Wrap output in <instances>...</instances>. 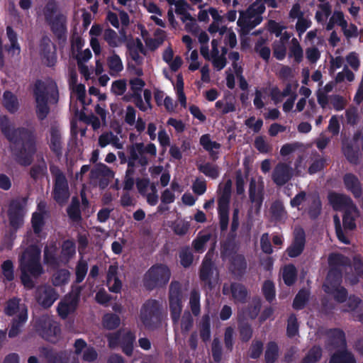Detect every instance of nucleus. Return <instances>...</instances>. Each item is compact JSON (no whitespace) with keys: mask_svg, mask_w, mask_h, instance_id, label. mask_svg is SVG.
<instances>
[{"mask_svg":"<svg viewBox=\"0 0 363 363\" xmlns=\"http://www.w3.org/2000/svg\"><path fill=\"white\" fill-rule=\"evenodd\" d=\"M26 201V199L24 198H17L12 199L9 204L7 216L10 230L6 236L11 241L7 246L9 249L12 247V242L16 237V234L18 230L23 225Z\"/></svg>","mask_w":363,"mask_h":363,"instance_id":"obj_4","label":"nucleus"},{"mask_svg":"<svg viewBox=\"0 0 363 363\" xmlns=\"http://www.w3.org/2000/svg\"><path fill=\"white\" fill-rule=\"evenodd\" d=\"M107 62L108 67L111 72L118 73L121 72L123 69V65L121 59L117 54L114 52L113 55L108 57Z\"/></svg>","mask_w":363,"mask_h":363,"instance_id":"obj_64","label":"nucleus"},{"mask_svg":"<svg viewBox=\"0 0 363 363\" xmlns=\"http://www.w3.org/2000/svg\"><path fill=\"white\" fill-rule=\"evenodd\" d=\"M40 352L48 363H69L70 353L66 350L56 351L52 348L43 347ZM72 363H78L73 362Z\"/></svg>","mask_w":363,"mask_h":363,"instance_id":"obj_20","label":"nucleus"},{"mask_svg":"<svg viewBox=\"0 0 363 363\" xmlns=\"http://www.w3.org/2000/svg\"><path fill=\"white\" fill-rule=\"evenodd\" d=\"M347 264V258L340 253H331L328 257L329 270L323 284V289H333L341 285L342 271L341 267Z\"/></svg>","mask_w":363,"mask_h":363,"instance_id":"obj_7","label":"nucleus"},{"mask_svg":"<svg viewBox=\"0 0 363 363\" xmlns=\"http://www.w3.org/2000/svg\"><path fill=\"white\" fill-rule=\"evenodd\" d=\"M237 244L235 242L226 240L221 245V257L224 258H230L233 255L237 253Z\"/></svg>","mask_w":363,"mask_h":363,"instance_id":"obj_61","label":"nucleus"},{"mask_svg":"<svg viewBox=\"0 0 363 363\" xmlns=\"http://www.w3.org/2000/svg\"><path fill=\"white\" fill-rule=\"evenodd\" d=\"M50 47V40L47 37L43 38L40 44L41 55L43 58L46 60V63L48 67L55 65L56 62L55 54L54 52H51Z\"/></svg>","mask_w":363,"mask_h":363,"instance_id":"obj_29","label":"nucleus"},{"mask_svg":"<svg viewBox=\"0 0 363 363\" xmlns=\"http://www.w3.org/2000/svg\"><path fill=\"white\" fill-rule=\"evenodd\" d=\"M171 272L169 267L162 264L152 265L144 274L143 286L147 291L163 288L169 281Z\"/></svg>","mask_w":363,"mask_h":363,"instance_id":"obj_5","label":"nucleus"},{"mask_svg":"<svg viewBox=\"0 0 363 363\" xmlns=\"http://www.w3.org/2000/svg\"><path fill=\"white\" fill-rule=\"evenodd\" d=\"M21 299L18 297H13L9 298L5 303L4 312L7 316H13L17 313L18 311L21 312V310L26 305L21 306Z\"/></svg>","mask_w":363,"mask_h":363,"instance_id":"obj_39","label":"nucleus"},{"mask_svg":"<svg viewBox=\"0 0 363 363\" xmlns=\"http://www.w3.org/2000/svg\"><path fill=\"white\" fill-rule=\"evenodd\" d=\"M249 198L257 209L261 208L264 200L263 188L257 189L256 181L253 178L251 179L249 184Z\"/></svg>","mask_w":363,"mask_h":363,"instance_id":"obj_26","label":"nucleus"},{"mask_svg":"<svg viewBox=\"0 0 363 363\" xmlns=\"http://www.w3.org/2000/svg\"><path fill=\"white\" fill-rule=\"evenodd\" d=\"M87 271L88 264L86 261L82 259L78 261L75 269L76 284H80L83 281L86 275Z\"/></svg>","mask_w":363,"mask_h":363,"instance_id":"obj_62","label":"nucleus"},{"mask_svg":"<svg viewBox=\"0 0 363 363\" xmlns=\"http://www.w3.org/2000/svg\"><path fill=\"white\" fill-rule=\"evenodd\" d=\"M198 169L200 172L213 179H217L219 177L218 167L217 165H213L210 162L199 165Z\"/></svg>","mask_w":363,"mask_h":363,"instance_id":"obj_47","label":"nucleus"},{"mask_svg":"<svg viewBox=\"0 0 363 363\" xmlns=\"http://www.w3.org/2000/svg\"><path fill=\"white\" fill-rule=\"evenodd\" d=\"M238 331L242 342H248L252 337V328L248 322L242 321L239 323Z\"/></svg>","mask_w":363,"mask_h":363,"instance_id":"obj_52","label":"nucleus"},{"mask_svg":"<svg viewBox=\"0 0 363 363\" xmlns=\"http://www.w3.org/2000/svg\"><path fill=\"white\" fill-rule=\"evenodd\" d=\"M128 52L130 58L137 64L141 65L143 58L140 55V53L146 55L147 50L145 48L141 40L139 38L128 40L126 43Z\"/></svg>","mask_w":363,"mask_h":363,"instance_id":"obj_21","label":"nucleus"},{"mask_svg":"<svg viewBox=\"0 0 363 363\" xmlns=\"http://www.w3.org/2000/svg\"><path fill=\"white\" fill-rule=\"evenodd\" d=\"M228 270L236 279H241L246 273L247 262L242 254H234L228 259Z\"/></svg>","mask_w":363,"mask_h":363,"instance_id":"obj_18","label":"nucleus"},{"mask_svg":"<svg viewBox=\"0 0 363 363\" xmlns=\"http://www.w3.org/2000/svg\"><path fill=\"white\" fill-rule=\"evenodd\" d=\"M265 5L252 4L246 11L240 12L237 24L243 33H248L254 28L259 25L263 18L262 14L265 11Z\"/></svg>","mask_w":363,"mask_h":363,"instance_id":"obj_8","label":"nucleus"},{"mask_svg":"<svg viewBox=\"0 0 363 363\" xmlns=\"http://www.w3.org/2000/svg\"><path fill=\"white\" fill-rule=\"evenodd\" d=\"M0 130L10 143L15 161L21 166L32 164L37 151V134L34 127L14 128L6 116L0 118Z\"/></svg>","mask_w":363,"mask_h":363,"instance_id":"obj_1","label":"nucleus"},{"mask_svg":"<svg viewBox=\"0 0 363 363\" xmlns=\"http://www.w3.org/2000/svg\"><path fill=\"white\" fill-rule=\"evenodd\" d=\"M50 139L49 147L56 157L60 159L63 153V143L60 129L57 126H51L50 130Z\"/></svg>","mask_w":363,"mask_h":363,"instance_id":"obj_22","label":"nucleus"},{"mask_svg":"<svg viewBox=\"0 0 363 363\" xmlns=\"http://www.w3.org/2000/svg\"><path fill=\"white\" fill-rule=\"evenodd\" d=\"M266 40L262 37L259 38L255 43V51L259 53L260 57L267 62L270 57L271 50L269 47L264 46Z\"/></svg>","mask_w":363,"mask_h":363,"instance_id":"obj_51","label":"nucleus"},{"mask_svg":"<svg viewBox=\"0 0 363 363\" xmlns=\"http://www.w3.org/2000/svg\"><path fill=\"white\" fill-rule=\"evenodd\" d=\"M299 324L294 313L289 315L287 320L286 335L292 338L298 334Z\"/></svg>","mask_w":363,"mask_h":363,"instance_id":"obj_49","label":"nucleus"},{"mask_svg":"<svg viewBox=\"0 0 363 363\" xmlns=\"http://www.w3.org/2000/svg\"><path fill=\"white\" fill-rule=\"evenodd\" d=\"M321 209L322 203L320 198L318 196H314L308 208V214L309 218L311 220L317 219L321 213Z\"/></svg>","mask_w":363,"mask_h":363,"instance_id":"obj_56","label":"nucleus"},{"mask_svg":"<svg viewBox=\"0 0 363 363\" xmlns=\"http://www.w3.org/2000/svg\"><path fill=\"white\" fill-rule=\"evenodd\" d=\"M342 182L345 189L352 194L354 199H359L363 194V186L361 181L353 173H346L342 177Z\"/></svg>","mask_w":363,"mask_h":363,"instance_id":"obj_19","label":"nucleus"},{"mask_svg":"<svg viewBox=\"0 0 363 363\" xmlns=\"http://www.w3.org/2000/svg\"><path fill=\"white\" fill-rule=\"evenodd\" d=\"M179 257L180 259V264L183 267L188 268L191 265L194 260V255L189 246H185L181 248Z\"/></svg>","mask_w":363,"mask_h":363,"instance_id":"obj_46","label":"nucleus"},{"mask_svg":"<svg viewBox=\"0 0 363 363\" xmlns=\"http://www.w3.org/2000/svg\"><path fill=\"white\" fill-rule=\"evenodd\" d=\"M357 211L346 209L342 216V225L345 230H353L356 228L355 218L353 213H357Z\"/></svg>","mask_w":363,"mask_h":363,"instance_id":"obj_45","label":"nucleus"},{"mask_svg":"<svg viewBox=\"0 0 363 363\" xmlns=\"http://www.w3.org/2000/svg\"><path fill=\"white\" fill-rule=\"evenodd\" d=\"M222 294L225 296L231 294L235 303H245L247 301L248 291L245 285L238 282L224 283Z\"/></svg>","mask_w":363,"mask_h":363,"instance_id":"obj_13","label":"nucleus"},{"mask_svg":"<svg viewBox=\"0 0 363 363\" xmlns=\"http://www.w3.org/2000/svg\"><path fill=\"white\" fill-rule=\"evenodd\" d=\"M104 39L111 48H116L121 43V39L116 32L110 28L104 30Z\"/></svg>","mask_w":363,"mask_h":363,"instance_id":"obj_59","label":"nucleus"},{"mask_svg":"<svg viewBox=\"0 0 363 363\" xmlns=\"http://www.w3.org/2000/svg\"><path fill=\"white\" fill-rule=\"evenodd\" d=\"M232 192V182L228 179L225 182L221 194L218 199V214L219 227L221 233L228 230L229 224V210Z\"/></svg>","mask_w":363,"mask_h":363,"instance_id":"obj_10","label":"nucleus"},{"mask_svg":"<svg viewBox=\"0 0 363 363\" xmlns=\"http://www.w3.org/2000/svg\"><path fill=\"white\" fill-rule=\"evenodd\" d=\"M199 143L203 148L207 152L212 151V150L214 149L219 150L221 147L220 143L211 140V135L209 134H204L201 135Z\"/></svg>","mask_w":363,"mask_h":363,"instance_id":"obj_63","label":"nucleus"},{"mask_svg":"<svg viewBox=\"0 0 363 363\" xmlns=\"http://www.w3.org/2000/svg\"><path fill=\"white\" fill-rule=\"evenodd\" d=\"M102 323L106 329L114 330L120 325L121 319L116 313H106L103 317Z\"/></svg>","mask_w":363,"mask_h":363,"instance_id":"obj_44","label":"nucleus"},{"mask_svg":"<svg viewBox=\"0 0 363 363\" xmlns=\"http://www.w3.org/2000/svg\"><path fill=\"white\" fill-rule=\"evenodd\" d=\"M291 42L292 45L289 48V56L290 57H293L294 58V61L299 64L303 60V49L296 38H293Z\"/></svg>","mask_w":363,"mask_h":363,"instance_id":"obj_50","label":"nucleus"},{"mask_svg":"<svg viewBox=\"0 0 363 363\" xmlns=\"http://www.w3.org/2000/svg\"><path fill=\"white\" fill-rule=\"evenodd\" d=\"M77 307V301L71 300L69 301H60L58 303L57 311L62 319H66L69 314L73 313Z\"/></svg>","mask_w":363,"mask_h":363,"instance_id":"obj_37","label":"nucleus"},{"mask_svg":"<svg viewBox=\"0 0 363 363\" xmlns=\"http://www.w3.org/2000/svg\"><path fill=\"white\" fill-rule=\"evenodd\" d=\"M31 224L33 232L35 235L41 233L45 225V219L43 213L35 212L32 215Z\"/></svg>","mask_w":363,"mask_h":363,"instance_id":"obj_57","label":"nucleus"},{"mask_svg":"<svg viewBox=\"0 0 363 363\" xmlns=\"http://www.w3.org/2000/svg\"><path fill=\"white\" fill-rule=\"evenodd\" d=\"M329 363H357L352 352L347 350L337 351L330 357Z\"/></svg>","mask_w":363,"mask_h":363,"instance_id":"obj_36","label":"nucleus"},{"mask_svg":"<svg viewBox=\"0 0 363 363\" xmlns=\"http://www.w3.org/2000/svg\"><path fill=\"white\" fill-rule=\"evenodd\" d=\"M189 305L193 315L194 316H198L201 312L200 294L195 289L191 291Z\"/></svg>","mask_w":363,"mask_h":363,"instance_id":"obj_53","label":"nucleus"},{"mask_svg":"<svg viewBox=\"0 0 363 363\" xmlns=\"http://www.w3.org/2000/svg\"><path fill=\"white\" fill-rule=\"evenodd\" d=\"M214 263L210 258H205L199 269V278L201 281L206 283L210 289L213 288L211 277L213 274Z\"/></svg>","mask_w":363,"mask_h":363,"instance_id":"obj_25","label":"nucleus"},{"mask_svg":"<svg viewBox=\"0 0 363 363\" xmlns=\"http://www.w3.org/2000/svg\"><path fill=\"white\" fill-rule=\"evenodd\" d=\"M328 201L335 211L352 209L357 211L356 205L352 199L347 195L337 192H331L328 194Z\"/></svg>","mask_w":363,"mask_h":363,"instance_id":"obj_16","label":"nucleus"},{"mask_svg":"<svg viewBox=\"0 0 363 363\" xmlns=\"http://www.w3.org/2000/svg\"><path fill=\"white\" fill-rule=\"evenodd\" d=\"M270 213L272 220L275 222L284 220L287 215L283 203L279 200L272 203L270 207Z\"/></svg>","mask_w":363,"mask_h":363,"instance_id":"obj_32","label":"nucleus"},{"mask_svg":"<svg viewBox=\"0 0 363 363\" xmlns=\"http://www.w3.org/2000/svg\"><path fill=\"white\" fill-rule=\"evenodd\" d=\"M329 343L335 347H345L346 345L345 334L340 328H331L326 331Z\"/></svg>","mask_w":363,"mask_h":363,"instance_id":"obj_27","label":"nucleus"},{"mask_svg":"<svg viewBox=\"0 0 363 363\" xmlns=\"http://www.w3.org/2000/svg\"><path fill=\"white\" fill-rule=\"evenodd\" d=\"M184 294L182 284L178 281H172L169 287V307L173 324L178 323L182 311Z\"/></svg>","mask_w":363,"mask_h":363,"instance_id":"obj_11","label":"nucleus"},{"mask_svg":"<svg viewBox=\"0 0 363 363\" xmlns=\"http://www.w3.org/2000/svg\"><path fill=\"white\" fill-rule=\"evenodd\" d=\"M322 357V349L319 346H313L311 348L301 363H315L320 360Z\"/></svg>","mask_w":363,"mask_h":363,"instance_id":"obj_54","label":"nucleus"},{"mask_svg":"<svg viewBox=\"0 0 363 363\" xmlns=\"http://www.w3.org/2000/svg\"><path fill=\"white\" fill-rule=\"evenodd\" d=\"M4 106L11 113H16L18 109L17 97L10 91H5L3 95Z\"/></svg>","mask_w":363,"mask_h":363,"instance_id":"obj_35","label":"nucleus"},{"mask_svg":"<svg viewBox=\"0 0 363 363\" xmlns=\"http://www.w3.org/2000/svg\"><path fill=\"white\" fill-rule=\"evenodd\" d=\"M164 316L162 303L156 299L146 300L140 310V319L148 330H155L161 327Z\"/></svg>","mask_w":363,"mask_h":363,"instance_id":"obj_3","label":"nucleus"},{"mask_svg":"<svg viewBox=\"0 0 363 363\" xmlns=\"http://www.w3.org/2000/svg\"><path fill=\"white\" fill-rule=\"evenodd\" d=\"M33 95L35 102H48V88L44 82L40 79L36 80L33 89Z\"/></svg>","mask_w":363,"mask_h":363,"instance_id":"obj_34","label":"nucleus"},{"mask_svg":"<svg viewBox=\"0 0 363 363\" xmlns=\"http://www.w3.org/2000/svg\"><path fill=\"white\" fill-rule=\"evenodd\" d=\"M309 298L310 291L306 289H300L294 298L293 308L296 311L303 309L308 303Z\"/></svg>","mask_w":363,"mask_h":363,"instance_id":"obj_33","label":"nucleus"},{"mask_svg":"<svg viewBox=\"0 0 363 363\" xmlns=\"http://www.w3.org/2000/svg\"><path fill=\"white\" fill-rule=\"evenodd\" d=\"M200 337L203 342H206L211 338V318L208 314L203 315L200 323Z\"/></svg>","mask_w":363,"mask_h":363,"instance_id":"obj_42","label":"nucleus"},{"mask_svg":"<svg viewBox=\"0 0 363 363\" xmlns=\"http://www.w3.org/2000/svg\"><path fill=\"white\" fill-rule=\"evenodd\" d=\"M57 7L55 4L48 3L45 9V19L54 35L61 40L67 35V18L62 13L53 16Z\"/></svg>","mask_w":363,"mask_h":363,"instance_id":"obj_9","label":"nucleus"},{"mask_svg":"<svg viewBox=\"0 0 363 363\" xmlns=\"http://www.w3.org/2000/svg\"><path fill=\"white\" fill-rule=\"evenodd\" d=\"M292 177L293 169L285 162H279L272 173V179L277 186H283L291 179Z\"/></svg>","mask_w":363,"mask_h":363,"instance_id":"obj_15","label":"nucleus"},{"mask_svg":"<svg viewBox=\"0 0 363 363\" xmlns=\"http://www.w3.org/2000/svg\"><path fill=\"white\" fill-rule=\"evenodd\" d=\"M298 272L294 264H289L282 269V279L284 283L288 286H293L297 280Z\"/></svg>","mask_w":363,"mask_h":363,"instance_id":"obj_31","label":"nucleus"},{"mask_svg":"<svg viewBox=\"0 0 363 363\" xmlns=\"http://www.w3.org/2000/svg\"><path fill=\"white\" fill-rule=\"evenodd\" d=\"M27 320L28 308L27 306H24L21 308L18 315L12 320L8 333L9 337L13 338L18 336L21 332V328L26 323Z\"/></svg>","mask_w":363,"mask_h":363,"instance_id":"obj_23","label":"nucleus"},{"mask_svg":"<svg viewBox=\"0 0 363 363\" xmlns=\"http://www.w3.org/2000/svg\"><path fill=\"white\" fill-rule=\"evenodd\" d=\"M6 35L10 42V45H5L4 50L8 52H12L13 55L16 52L17 54L20 53L21 48L18 43V35L16 32L13 29L11 26H6Z\"/></svg>","mask_w":363,"mask_h":363,"instance_id":"obj_30","label":"nucleus"},{"mask_svg":"<svg viewBox=\"0 0 363 363\" xmlns=\"http://www.w3.org/2000/svg\"><path fill=\"white\" fill-rule=\"evenodd\" d=\"M43 262L53 269L59 267L62 264L60 256H57V248L55 245L45 247Z\"/></svg>","mask_w":363,"mask_h":363,"instance_id":"obj_24","label":"nucleus"},{"mask_svg":"<svg viewBox=\"0 0 363 363\" xmlns=\"http://www.w3.org/2000/svg\"><path fill=\"white\" fill-rule=\"evenodd\" d=\"M50 172L53 177L52 196L57 203L62 206L68 201L70 196L67 179L57 165L51 164Z\"/></svg>","mask_w":363,"mask_h":363,"instance_id":"obj_6","label":"nucleus"},{"mask_svg":"<svg viewBox=\"0 0 363 363\" xmlns=\"http://www.w3.org/2000/svg\"><path fill=\"white\" fill-rule=\"evenodd\" d=\"M342 152L350 163L355 165L359 163V149H354L352 143H344Z\"/></svg>","mask_w":363,"mask_h":363,"instance_id":"obj_40","label":"nucleus"},{"mask_svg":"<svg viewBox=\"0 0 363 363\" xmlns=\"http://www.w3.org/2000/svg\"><path fill=\"white\" fill-rule=\"evenodd\" d=\"M40 258L41 250L36 245L28 246L19 257L20 279L26 289L30 290L35 287L31 277L38 278L44 273Z\"/></svg>","mask_w":363,"mask_h":363,"instance_id":"obj_2","label":"nucleus"},{"mask_svg":"<svg viewBox=\"0 0 363 363\" xmlns=\"http://www.w3.org/2000/svg\"><path fill=\"white\" fill-rule=\"evenodd\" d=\"M70 273L68 269H60L52 276V282L55 286H60L67 284L69 281Z\"/></svg>","mask_w":363,"mask_h":363,"instance_id":"obj_48","label":"nucleus"},{"mask_svg":"<svg viewBox=\"0 0 363 363\" xmlns=\"http://www.w3.org/2000/svg\"><path fill=\"white\" fill-rule=\"evenodd\" d=\"M279 357V347L274 341L267 343L264 352V360L266 363H274Z\"/></svg>","mask_w":363,"mask_h":363,"instance_id":"obj_43","label":"nucleus"},{"mask_svg":"<svg viewBox=\"0 0 363 363\" xmlns=\"http://www.w3.org/2000/svg\"><path fill=\"white\" fill-rule=\"evenodd\" d=\"M67 213L69 218L73 221L77 222L82 220L80 203L77 197L72 198L71 203L67 208Z\"/></svg>","mask_w":363,"mask_h":363,"instance_id":"obj_41","label":"nucleus"},{"mask_svg":"<svg viewBox=\"0 0 363 363\" xmlns=\"http://www.w3.org/2000/svg\"><path fill=\"white\" fill-rule=\"evenodd\" d=\"M58 297L56 290L50 286L40 287L36 291V301L44 308L51 307Z\"/></svg>","mask_w":363,"mask_h":363,"instance_id":"obj_17","label":"nucleus"},{"mask_svg":"<svg viewBox=\"0 0 363 363\" xmlns=\"http://www.w3.org/2000/svg\"><path fill=\"white\" fill-rule=\"evenodd\" d=\"M306 245V233L302 228L295 229L291 244L286 248V253L291 258L300 256Z\"/></svg>","mask_w":363,"mask_h":363,"instance_id":"obj_14","label":"nucleus"},{"mask_svg":"<svg viewBox=\"0 0 363 363\" xmlns=\"http://www.w3.org/2000/svg\"><path fill=\"white\" fill-rule=\"evenodd\" d=\"M76 253V245L72 240L62 242L60 257L62 264H67Z\"/></svg>","mask_w":363,"mask_h":363,"instance_id":"obj_28","label":"nucleus"},{"mask_svg":"<svg viewBox=\"0 0 363 363\" xmlns=\"http://www.w3.org/2000/svg\"><path fill=\"white\" fill-rule=\"evenodd\" d=\"M324 291L333 296L334 300L340 303H345L348 297V291L346 288L341 285L337 287H333V289H324Z\"/></svg>","mask_w":363,"mask_h":363,"instance_id":"obj_38","label":"nucleus"},{"mask_svg":"<svg viewBox=\"0 0 363 363\" xmlns=\"http://www.w3.org/2000/svg\"><path fill=\"white\" fill-rule=\"evenodd\" d=\"M35 329L42 338L52 342H55L61 333L59 323L47 315L40 316L35 320Z\"/></svg>","mask_w":363,"mask_h":363,"instance_id":"obj_12","label":"nucleus"},{"mask_svg":"<svg viewBox=\"0 0 363 363\" xmlns=\"http://www.w3.org/2000/svg\"><path fill=\"white\" fill-rule=\"evenodd\" d=\"M91 176L92 178L111 177L113 172L107 165L99 163L91 170Z\"/></svg>","mask_w":363,"mask_h":363,"instance_id":"obj_55","label":"nucleus"},{"mask_svg":"<svg viewBox=\"0 0 363 363\" xmlns=\"http://www.w3.org/2000/svg\"><path fill=\"white\" fill-rule=\"evenodd\" d=\"M262 290L265 299L269 303H272L274 300L276 295L275 286L273 281L271 280L264 281Z\"/></svg>","mask_w":363,"mask_h":363,"instance_id":"obj_58","label":"nucleus"},{"mask_svg":"<svg viewBox=\"0 0 363 363\" xmlns=\"http://www.w3.org/2000/svg\"><path fill=\"white\" fill-rule=\"evenodd\" d=\"M1 273L4 279L8 281L14 279V266L11 259H6L1 265Z\"/></svg>","mask_w":363,"mask_h":363,"instance_id":"obj_60","label":"nucleus"}]
</instances>
